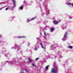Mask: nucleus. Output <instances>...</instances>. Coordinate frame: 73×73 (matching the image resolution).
I'll return each instance as SVG.
<instances>
[{
    "label": "nucleus",
    "mask_w": 73,
    "mask_h": 73,
    "mask_svg": "<svg viewBox=\"0 0 73 73\" xmlns=\"http://www.w3.org/2000/svg\"><path fill=\"white\" fill-rule=\"evenodd\" d=\"M51 72L52 73H58L57 67H55L51 69Z\"/></svg>",
    "instance_id": "nucleus-1"
},
{
    "label": "nucleus",
    "mask_w": 73,
    "mask_h": 73,
    "mask_svg": "<svg viewBox=\"0 0 73 73\" xmlns=\"http://www.w3.org/2000/svg\"><path fill=\"white\" fill-rule=\"evenodd\" d=\"M29 73V70L26 68H24L22 70L21 73Z\"/></svg>",
    "instance_id": "nucleus-2"
},
{
    "label": "nucleus",
    "mask_w": 73,
    "mask_h": 73,
    "mask_svg": "<svg viewBox=\"0 0 73 73\" xmlns=\"http://www.w3.org/2000/svg\"><path fill=\"white\" fill-rule=\"evenodd\" d=\"M68 35V33L67 32H66L65 34L64 35L63 38L62 39L63 41H65L66 39V37H67V35Z\"/></svg>",
    "instance_id": "nucleus-3"
},
{
    "label": "nucleus",
    "mask_w": 73,
    "mask_h": 73,
    "mask_svg": "<svg viewBox=\"0 0 73 73\" xmlns=\"http://www.w3.org/2000/svg\"><path fill=\"white\" fill-rule=\"evenodd\" d=\"M36 17H34L32 19L29 20L28 19H27V22H30V21H32V20H35V19H36Z\"/></svg>",
    "instance_id": "nucleus-4"
},
{
    "label": "nucleus",
    "mask_w": 73,
    "mask_h": 73,
    "mask_svg": "<svg viewBox=\"0 0 73 73\" xmlns=\"http://www.w3.org/2000/svg\"><path fill=\"white\" fill-rule=\"evenodd\" d=\"M13 3L14 4V6H13V8H15V7H16V5L15 3H16V1H15V0H12Z\"/></svg>",
    "instance_id": "nucleus-5"
},
{
    "label": "nucleus",
    "mask_w": 73,
    "mask_h": 73,
    "mask_svg": "<svg viewBox=\"0 0 73 73\" xmlns=\"http://www.w3.org/2000/svg\"><path fill=\"white\" fill-rule=\"evenodd\" d=\"M66 3L68 5H71L73 7V3H71L68 2H66Z\"/></svg>",
    "instance_id": "nucleus-6"
},
{
    "label": "nucleus",
    "mask_w": 73,
    "mask_h": 73,
    "mask_svg": "<svg viewBox=\"0 0 73 73\" xmlns=\"http://www.w3.org/2000/svg\"><path fill=\"white\" fill-rule=\"evenodd\" d=\"M51 48L53 50V49H54L56 48V47L52 45L51 46Z\"/></svg>",
    "instance_id": "nucleus-7"
},
{
    "label": "nucleus",
    "mask_w": 73,
    "mask_h": 73,
    "mask_svg": "<svg viewBox=\"0 0 73 73\" xmlns=\"http://www.w3.org/2000/svg\"><path fill=\"white\" fill-rule=\"evenodd\" d=\"M49 66V65H48L46 66L45 68V69L46 70H48V69H49V68H48Z\"/></svg>",
    "instance_id": "nucleus-8"
},
{
    "label": "nucleus",
    "mask_w": 73,
    "mask_h": 73,
    "mask_svg": "<svg viewBox=\"0 0 73 73\" xmlns=\"http://www.w3.org/2000/svg\"><path fill=\"white\" fill-rule=\"evenodd\" d=\"M53 23L54 24H57L58 23V21H53Z\"/></svg>",
    "instance_id": "nucleus-9"
},
{
    "label": "nucleus",
    "mask_w": 73,
    "mask_h": 73,
    "mask_svg": "<svg viewBox=\"0 0 73 73\" xmlns=\"http://www.w3.org/2000/svg\"><path fill=\"white\" fill-rule=\"evenodd\" d=\"M25 37H26V36H18V38H25Z\"/></svg>",
    "instance_id": "nucleus-10"
},
{
    "label": "nucleus",
    "mask_w": 73,
    "mask_h": 73,
    "mask_svg": "<svg viewBox=\"0 0 73 73\" xmlns=\"http://www.w3.org/2000/svg\"><path fill=\"white\" fill-rule=\"evenodd\" d=\"M68 48L72 49L73 48V46H68Z\"/></svg>",
    "instance_id": "nucleus-11"
},
{
    "label": "nucleus",
    "mask_w": 73,
    "mask_h": 73,
    "mask_svg": "<svg viewBox=\"0 0 73 73\" xmlns=\"http://www.w3.org/2000/svg\"><path fill=\"white\" fill-rule=\"evenodd\" d=\"M19 9L22 10V9H23V7L22 6H21L20 7H19Z\"/></svg>",
    "instance_id": "nucleus-12"
},
{
    "label": "nucleus",
    "mask_w": 73,
    "mask_h": 73,
    "mask_svg": "<svg viewBox=\"0 0 73 73\" xmlns=\"http://www.w3.org/2000/svg\"><path fill=\"white\" fill-rule=\"evenodd\" d=\"M28 60H29V62H32L33 61V60H31V59H29V58H28Z\"/></svg>",
    "instance_id": "nucleus-13"
},
{
    "label": "nucleus",
    "mask_w": 73,
    "mask_h": 73,
    "mask_svg": "<svg viewBox=\"0 0 73 73\" xmlns=\"http://www.w3.org/2000/svg\"><path fill=\"white\" fill-rule=\"evenodd\" d=\"M40 45L41 46V47L42 48H44V46H43V45H42V44L40 43Z\"/></svg>",
    "instance_id": "nucleus-14"
},
{
    "label": "nucleus",
    "mask_w": 73,
    "mask_h": 73,
    "mask_svg": "<svg viewBox=\"0 0 73 73\" xmlns=\"http://www.w3.org/2000/svg\"><path fill=\"white\" fill-rule=\"evenodd\" d=\"M46 14L47 15H49V11H48V12H46Z\"/></svg>",
    "instance_id": "nucleus-15"
},
{
    "label": "nucleus",
    "mask_w": 73,
    "mask_h": 73,
    "mask_svg": "<svg viewBox=\"0 0 73 73\" xmlns=\"http://www.w3.org/2000/svg\"><path fill=\"white\" fill-rule=\"evenodd\" d=\"M8 62H9V63L10 64H12L13 63L12 62H11V61H9Z\"/></svg>",
    "instance_id": "nucleus-16"
},
{
    "label": "nucleus",
    "mask_w": 73,
    "mask_h": 73,
    "mask_svg": "<svg viewBox=\"0 0 73 73\" xmlns=\"http://www.w3.org/2000/svg\"><path fill=\"white\" fill-rule=\"evenodd\" d=\"M32 65L33 66H36V65H35V64L33 63H32Z\"/></svg>",
    "instance_id": "nucleus-17"
},
{
    "label": "nucleus",
    "mask_w": 73,
    "mask_h": 73,
    "mask_svg": "<svg viewBox=\"0 0 73 73\" xmlns=\"http://www.w3.org/2000/svg\"><path fill=\"white\" fill-rule=\"evenodd\" d=\"M53 30H54V28H51V29H50V31H53Z\"/></svg>",
    "instance_id": "nucleus-18"
},
{
    "label": "nucleus",
    "mask_w": 73,
    "mask_h": 73,
    "mask_svg": "<svg viewBox=\"0 0 73 73\" xmlns=\"http://www.w3.org/2000/svg\"><path fill=\"white\" fill-rule=\"evenodd\" d=\"M39 58H36V59H35V60L36 61H37V60H38V59H39Z\"/></svg>",
    "instance_id": "nucleus-19"
},
{
    "label": "nucleus",
    "mask_w": 73,
    "mask_h": 73,
    "mask_svg": "<svg viewBox=\"0 0 73 73\" xmlns=\"http://www.w3.org/2000/svg\"><path fill=\"white\" fill-rule=\"evenodd\" d=\"M44 34L45 36H46V33L45 32H44Z\"/></svg>",
    "instance_id": "nucleus-20"
},
{
    "label": "nucleus",
    "mask_w": 73,
    "mask_h": 73,
    "mask_svg": "<svg viewBox=\"0 0 73 73\" xmlns=\"http://www.w3.org/2000/svg\"><path fill=\"white\" fill-rule=\"evenodd\" d=\"M8 9V8L7 7L6 9V11H7Z\"/></svg>",
    "instance_id": "nucleus-21"
},
{
    "label": "nucleus",
    "mask_w": 73,
    "mask_h": 73,
    "mask_svg": "<svg viewBox=\"0 0 73 73\" xmlns=\"http://www.w3.org/2000/svg\"><path fill=\"white\" fill-rule=\"evenodd\" d=\"M1 3H0V4H1ZM3 9V8H0V10H1V9Z\"/></svg>",
    "instance_id": "nucleus-22"
},
{
    "label": "nucleus",
    "mask_w": 73,
    "mask_h": 73,
    "mask_svg": "<svg viewBox=\"0 0 73 73\" xmlns=\"http://www.w3.org/2000/svg\"><path fill=\"white\" fill-rule=\"evenodd\" d=\"M35 50H37V48L35 47Z\"/></svg>",
    "instance_id": "nucleus-23"
},
{
    "label": "nucleus",
    "mask_w": 73,
    "mask_h": 73,
    "mask_svg": "<svg viewBox=\"0 0 73 73\" xmlns=\"http://www.w3.org/2000/svg\"><path fill=\"white\" fill-rule=\"evenodd\" d=\"M29 45V43H28V46Z\"/></svg>",
    "instance_id": "nucleus-24"
}]
</instances>
